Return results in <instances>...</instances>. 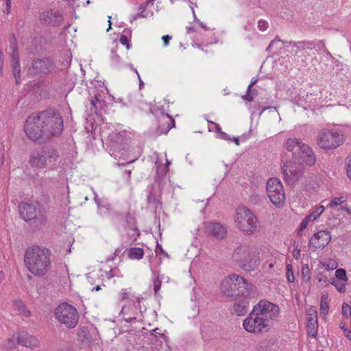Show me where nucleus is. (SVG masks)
Wrapping results in <instances>:
<instances>
[{"instance_id": "nucleus-46", "label": "nucleus", "mask_w": 351, "mask_h": 351, "mask_svg": "<svg viewBox=\"0 0 351 351\" xmlns=\"http://www.w3.org/2000/svg\"><path fill=\"white\" fill-rule=\"evenodd\" d=\"M308 223L306 222V221L302 220V222L300 224V227L298 230V234L299 235H301V232L306 228Z\"/></svg>"}, {"instance_id": "nucleus-48", "label": "nucleus", "mask_w": 351, "mask_h": 351, "mask_svg": "<svg viewBox=\"0 0 351 351\" xmlns=\"http://www.w3.org/2000/svg\"><path fill=\"white\" fill-rule=\"evenodd\" d=\"M158 252L163 254L165 256L169 257L168 254L163 250L162 246L158 243H157L156 252L158 253Z\"/></svg>"}, {"instance_id": "nucleus-22", "label": "nucleus", "mask_w": 351, "mask_h": 351, "mask_svg": "<svg viewBox=\"0 0 351 351\" xmlns=\"http://www.w3.org/2000/svg\"><path fill=\"white\" fill-rule=\"evenodd\" d=\"M287 43L292 47L291 53L293 56H298L299 51L312 50L316 47L313 40L289 41Z\"/></svg>"}, {"instance_id": "nucleus-42", "label": "nucleus", "mask_w": 351, "mask_h": 351, "mask_svg": "<svg viewBox=\"0 0 351 351\" xmlns=\"http://www.w3.org/2000/svg\"><path fill=\"white\" fill-rule=\"evenodd\" d=\"M269 27V24L266 21L260 20L258 23V27L261 31H265Z\"/></svg>"}, {"instance_id": "nucleus-4", "label": "nucleus", "mask_w": 351, "mask_h": 351, "mask_svg": "<svg viewBox=\"0 0 351 351\" xmlns=\"http://www.w3.org/2000/svg\"><path fill=\"white\" fill-rule=\"evenodd\" d=\"M232 259L245 271L256 270L260 264L259 253L254 246L240 245L232 253Z\"/></svg>"}, {"instance_id": "nucleus-27", "label": "nucleus", "mask_w": 351, "mask_h": 351, "mask_svg": "<svg viewBox=\"0 0 351 351\" xmlns=\"http://www.w3.org/2000/svg\"><path fill=\"white\" fill-rule=\"evenodd\" d=\"M162 121L166 124V127L165 128H160V126L158 127L160 134H167L170 129L175 125V121L169 114H166V116L163 114Z\"/></svg>"}, {"instance_id": "nucleus-12", "label": "nucleus", "mask_w": 351, "mask_h": 351, "mask_svg": "<svg viewBox=\"0 0 351 351\" xmlns=\"http://www.w3.org/2000/svg\"><path fill=\"white\" fill-rule=\"evenodd\" d=\"M10 66L16 84L21 83V64L18 44L15 36L12 34L9 38Z\"/></svg>"}, {"instance_id": "nucleus-17", "label": "nucleus", "mask_w": 351, "mask_h": 351, "mask_svg": "<svg viewBox=\"0 0 351 351\" xmlns=\"http://www.w3.org/2000/svg\"><path fill=\"white\" fill-rule=\"evenodd\" d=\"M40 20L43 23L51 26H60L62 25L64 18L58 11L49 9L43 11L40 14Z\"/></svg>"}, {"instance_id": "nucleus-43", "label": "nucleus", "mask_w": 351, "mask_h": 351, "mask_svg": "<svg viewBox=\"0 0 351 351\" xmlns=\"http://www.w3.org/2000/svg\"><path fill=\"white\" fill-rule=\"evenodd\" d=\"M112 53V59L113 61H114L116 63H119L121 62V58L120 56L116 53L115 49L111 50Z\"/></svg>"}, {"instance_id": "nucleus-45", "label": "nucleus", "mask_w": 351, "mask_h": 351, "mask_svg": "<svg viewBox=\"0 0 351 351\" xmlns=\"http://www.w3.org/2000/svg\"><path fill=\"white\" fill-rule=\"evenodd\" d=\"M316 46H317L319 49L324 50V51L326 52L327 54H330L329 51H328L327 49L326 48L324 42L323 40H319L317 44H316Z\"/></svg>"}, {"instance_id": "nucleus-63", "label": "nucleus", "mask_w": 351, "mask_h": 351, "mask_svg": "<svg viewBox=\"0 0 351 351\" xmlns=\"http://www.w3.org/2000/svg\"><path fill=\"white\" fill-rule=\"evenodd\" d=\"M126 219L128 223H130V220H133V218L132 217L130 213H128V214L126 215Z\"/></svg>"}, {"instance_id": "nucleus-31", "label": "nucleus", "mask_w": 351, "mask_h": 351, "mask_svg": "<svg viewBox=\"0 0 351 351\" xmlns=\"http://www.w3.org/2000/svg\"><path fill=\"white\" fill-rule=\"evenodd\" d=\"M302 276L305 282H309L311 279V272L308 265L307 264L304 265L302 268Z\"/></svg>"}, {"instance_id": "nucleus-64", "label": "nucleus", "mask_w": 351, "mask_h": 351, "mask_svg": "<svg viewBox=\"0 0 351 351\" xmlns=\"http://www.w3.org/2000/svg\"><path fill=\"white\" fill-rule=\"evenodd\" d=\"M232 141H233L237 145H240V141H239V138L234 137L233 139H232Z\"/></svg>"}, {"instance_id": "nucleus-6", "label": "nucleus", "mask_w": 351, "mask_h": 351, "mask_svg": "<svg viewBox=\"0 0 351 351\" xmlns=\"http://www.w3.org/2000/svg\"><path fill=\"white\" fill-rule=\"evenodd\" d=\"M59 154L56 149L50 146H44L34 149L30 153L29 163L32 167L43 169L49 163L57 161Z\"/></svg>"}, {"instance_id": "nucleus-54", "label": "nucleus", "mask_w": 351, "mask_h": 351, "mask_svg": "<svg viewBox=\"0 0 351 351\" xmlns=\"http://www.w3.org/2000/svg\"><path fill=\"white\" fill-rule=\"evenodd\" d=\"M134 72L136 73V75H138V80H139V88L140 89H141L144 85V83L141 80V77H140V75L137 71V70L136 69H134Z\"/></svg>"}, {"instance_id": "nucleus-18", "label": "nucleus", "mask_w": 351, "mask_h": 351, "mask_svg": "<svg viewBox=\"0 0 351 351\" xmlns=\"http://www.w3.org/2000/svg\"><path fill=\"white\" fill-rule=\"evenodd\" d=\"M331 239L330 234L328 231L322 230L315 233L310 239L309 245L315 251L318 248H324L330 242Z\"/></svg>"}, {"instance_id": "nucleus-9", "label": "nucleus", "mask_w": 351, "mask_h": 351, "mask_svg": "<svg viewBox=\"0 0 351 351\" xmlns=\"http://www.w3.org/2000/svg\"><path fill=\"white\" fill-rule=\"evenodd\" d=\"M56 69L54 61L50 58H34L32 60L29 73L35 77L43 78Z\"/></svg>"}, {"instance_id": "nucleus-19", "label": "nucleus", "mask_w": 351, "mask_h": 351, "mask_svg": "<svg viewBox=\"0 0 351 351\" xmlns=\"http://www.w3.org/2000/svg\"><path fill=\"white\" fill-rule=\"evenodd\" d=\"M236 278H233V274L226 277L221 283V291L223 295L229 298L237 297Z\"/></svg>"}, {"instance_id": "nucleus-36", "label": "nucleus", "mask_w": 351, "mask_h": 351, "mask_svg": "<svg viewBox=\"0 0 351 351\" xmlns=\"http://www.w3.org/2000/svg\"><path fill=\"white\" fill-rule=\"evenodd\" d=\"M325 208L324 206H319V207L314 209L311 215H313V219L315 220L324 212Z\"/></svg>"}, {"instance_id": "nucleus-16", "label": "nucleus", "mask_w": 351, "mask_h": 351, "mask_svg": "<svg viewBox=\"0 0 351 351\" xmlns=\"http://www.w3.org/2000/svg\"><path fill=\"white\" fill-rule=\"evenodd\" d=\"M233 278H236L237 297L242 295L243 298H248L254 295V287L252 284L248 283L243 277L237 274H233Z\"/></svg>"}, {"instance_id": "nucleus-29", "label": "nucleus", "mask_w": 351, "mask_h": 351, "mask_svg": "<svg viewBox=\"0 0 351 351\" xmlns=\"http://www.w3.org/2000/svg\"><path fill=\"white\" fill-rule=\"evenodd\" d=\"M328 296L323 295L320 302V315L324 317L328 314Z\"/></svg>"}, {"instance_id": "nucleus-13", "label": "nucleus", "mask_w": 351, "mask_h": 351, "mask_svg": "<svg viewBox=\"0 0 351 351\" xmlns=\"http://www.w3.org/2000/svg\"><path fill=\"white\" fill-rule=\"evenodd\" d=\"M282 169L285 182L289 185H294L302 178L304 169L303 166L292 160L289 163L284 164Z\"/></svg>"}, {"instance_id": "nucleus-39", "label": "nucleus", "mask_w": 351, "mask_h": 351, "mask_svg": "<svg viewBox=\"0 0 351 351\" xmlns=\"http://www.w3.org/2000/svg\"><path fill=\"white\" fill-rule=\"evenodd\" d=\"M161 280L158 277L156 278L154 280V293L155 295L157 294L158 291L160 290L161 287Z\"/></svg>"}, {"instance_id": "nucleus-53", "label": "nucleus", "mask_w": 351, "mask_h": 351, "mask_svg": "<svg viewBox=\"0 0 351 351\" xmlns=\"http://www.w3.org/2000/svg\"><path fill=\"white\" fill-rule=\"evenodd\" d=\"M210 123L215 126V132H217L219 134L222 132L221 131V127L219 126V124H217V123H216L215 122H213V121H210Z\"/></svg>"}, {"instance_id": "nucleus-55", "label": "nucleus", "mask_w": 351, "mask_h": 351, "mask_svg": "<svg viewBox=\"0 0 351 351\" xmlns=\"http://www.w3.org/2000/svg\"><path fill=\"white\" fill-rule=\"evenodd\" d=\"M144 12H145L140 11V12H139V13H138L137 14H136V15L134 16V19H138V17H143V18L147 17V14H145Z\"/></svg>"}, {"instance_id": "nucleus-14", "label": "nucleus", "mask_w": 351, "mask_h": 351, "mask_svg": "<svg viewBox=\"0 0 351 351\" xmlns=\"http://www.w3.org/2000/svg\"><path fill=\"white\" fill-rule=\"evenodd\" d=\"M292 160L293 162H297L302 166L304 165L313 166L316 162V156L311 147L308 145L303 143L294 152Z\"/></svg>"}, {"instance_id": "nucleus-61", "label": "nucleus", "mask_w": 351, "mask_h": 351, "mask_svg": "<svg viewBox=\"0 0 351 351\" xmlns=\"http://www.w3.org/2000/svg\"><path fill=\"white\" fill-rule=\"evenodd\" d=\"M198 23L199 24V25L204 29V30H208L209 28L206 25H204L202 22L198 21H197Z\"/></svg>"}, {"instance_id": "nucleus-5", "label": "nucleus", "mask_w": 351, "mask_h": 351, "mask_svg": "<svg viewBox=\"0 0 351 351\" xmlns=\"http://www.w3.org/2000/svg\"><path fill=\"white\" fill-rule=\"evenodd\" d=\"M19 211L21 217L33 228H40L47 222L46 210L38 203L21 202Z\"/></svg>"}, {"instance_id": "nucleus-35", "label": "nucleus", "mask_w": 351, "mask_h": 351, "mask_svg": "<svg viewBox=\"0 0 351 351\" xmlns=\"http://www.w3.org/2000/svg\"><path fill=\"white\" fill-rule=\"evenodd\" d=\"M346 169L347 171V176L351 180V155L346 158Z\"/></svg>"}, {"instance_id": "nucleus-26", "label": "nucleus", "mask_w": 351, "mask_h": 351, "mask_svg": "<svg viewBox=\"0 0 351 351\" xmlns=\"http://www.w3.org/2000/svg\"><path fill=\"white\" fill-rule=\"evenodd\" d=\"M302 143L300 139L295 138H289L287 140L285 147L288 152L292 153V157L293 156L294 152L297 150V148L302 145Z\"/></svg>"}, {"instance_id": "nucleus-8", "label": "nucleus", "mask_w": 351, "mask_h": 351, "mask_svg": "<svg viewBox=\"0 0 351 351\" xmlns=\"http://www.w3.org/2000/svg\"><path fill=\"white\" fill-rule=\"evenodd\" d=\"M56 317L69 328H73L78 322L79 315L73 306L67 303L60 304L55 309Z\"/></svg>"}, {"instance_id": "nucleus-59", "label": "nucleus", "mask_w": 351, "mask_h": 351, "mask_svg": "<svg viewBox=\"0 0 351 351\" xmlns=\"http://www.w3.org/2000/svg\"><path fill=\"white\" fill-rule=\"evenodd\" d=\"M106 276L108 279H110L114 276L112 269H110L109 271L106 272Z\"/></svg>"}, {"instance_id": "nucleus-41", "label": "nucleus", "mask_w": 351, "mask_h": 351, "mask_svg": "<svg viewBox=\"0 0 351 351\" xmlns=\"http://www.w3.org/2000/svg\"><path fill=\"white\" fill-rule=\"evenodd\" d=\"M343 197L333 198L330 203V206L334 207V206L341 204L343 202Z\"/></svg>"}, {"instance_id": "nucleus-11", "label": "nucleus", "mask_w": 351, "mask_h": 351, "mask_svg": "<svg viewBox=\"0 0 351 351\" xmlns=\"http://www.w3.org/2000/svg\"><path fill=\"white\" fill-rule=\"evenodd\" d=\"M267 193L271 202L276 206L282 205L285 194L282 184L277 178H269L267 182Z\"/></svg>"}, {"instance_id": "nucleus-3", "label": "nucleus", "mask_w": 351, "mask_h": 351, "mask_svg": "<svg viewBox=\"0 0 351 351\" xmlns=\"http://www.w3.org/2000/svg\"><path fill=\"white\" fill-rule=\"evenodd\" d=\"M50 250L38 246L29 248L24 256V261L27 269L33 274L43 276L51 264Z\"/></svg>"}, {"instance_id": "nucleus-33", "label": "nucleus", "mask_w": 351, "mask_h": 351, "mask_svg": "<svg viewBox=\"0 0 351 351\" xmlns=\"http://www.w3.org/2000/svg\"><path fill=\"white\" fill-rule=\"evenodd\" d=\"M332 285H335L337 289L341 292L344 293L346 291V284L343 281H339L334 280L332 282Z\"/></svg>"}, {"instance_id": "nucleus-47", "label": "nucleus", "mask_w": 351, "mask_h": 351, "mask_svg": "<svg viewBox=\"0 0 351 351\" xmlns=\"http://www.w3.org/2000/svg\"><path fill=\"white\" fill-rule=\"evenodd\" d=\"M159 328H156L154 330H152V332L151 333L152 335H154L155 337H160L162 338L165 337V335L163 333H160Z\"/></svg>"}, {"instance_id": "nucleus-38", "label": "nucleus", "mask_w": 351, "mask_h": 351, "mask_svg": "<svg viewBox=\"0 0 351 351\" xmlns=\"http://www.w3.org/2000/svg\"><path fill=\"white\" fill-rule=\"evenodd\" d=\"M119 41L120 43L123 45H125L126 46V48L128 49H130L131 47V45L130 44V42H129V40H128V38L127 36L125 35H121L120 38H119Z\"/></svg>"}, {"instance_id": "nucleus-60", "label": "nucleus", "mask_w": 351, "mask_h": 351, "mask_svg": "<svg viewBox=\"0 0 351 351\" xmlns=\"http://www.w3.org/2000/svg\"><path fill=\"white\" fill-rule=\"evenodd\" d=\"M147 4H145V3H142L140 7H139V10L140 11H143V12H145L146 8H147Z\"/></svg>"}, {"instance_id": "nucleus-56", "label": "nucleus", "mask_w": 351, "mask_h": 351, "mask_svg": "<svg viewBox=\"0 0 351 351\" xmlns=\"http://www.w3.org/2000/svg\"><path fill=\"white\" fill-rule=\"evenodd\" d=\"M300 250H295L293 252V256L296 259H298L300 256Z\"/></svg>"}, {"instance_id": "nucleus-32", "label": "nucleus", "mask_w": 351, "mask_h": 351, "mask_svg": "<svg viewBox=\"0 0 351 351\" xmlns=\"http://www.w3.org/2000/svg\"><path fill=\"white\" fill-rule=\"evenodd\" d=\"M335 276L341 281L346 282L348 280L346 270L343 269H337L335 271Z\"/></svg>"}, {"instance_id": "nucleus-30", "label": "nucleus", "mask_w": 351, "mask_h": 351, "mask_svg": "<svg viewBox=\"0 0 351 351\" xmlns=\"http://www.w3.org/2000/svg\"><path fill=\"white\" fill-rule=\"evenodd\" d=\"M14 304H16L17 307V310L19 312V313L25 315V316H29L30 312L29 310L27 309L25 305L23 304L22 300L21 299H17L14 301Z\"/></svg>"}, {"instance_id": "nucleus-50", "label": "nucleus", "mask_w": 351, "mask_h": 351, "mask_svg": "<svg viewBox=\"0 0 351 351\" xmlns=\"http://www.w3.org/2000/svg\"><path fill=\"white\" fill-rule=\"evenodd\" d=\"M163 43L165 46L169 45V40L171 39V36L169 35H165L162 37Z\"/></svg>"}, {"instance_id": "nucleus-51", "label": "nucleus", "mask_w": 351, "mask_h": 351, "mask_svg": "<svg viewBox=\"0 0 351 351\" xmlns=\"http://www.w3.org/2000/svg\"><path fill=\"white\" fill-rule=\"evenodd\" d=\"M97 103H101V101L99 99V98L97 97V96H95L93 99H92L91 100V104L93 106L95 107V110H97Z\"/></svg>"}, {"instance_id": "nucleus-57", "label": "nucleus", "mask_w": 351, "mask_h": 351, "mask_svg": "<svg viewBox=\"0 0 351 351\" xmlns=\"http://www.w3.org/2000/svg\"><path fill=\"white\" fill-rule=\"evenodd\" d=\"M121 300H125L128 298V292L125 289H122L121 293Z\"/></svg>"}, {"instance_id": "nucleus-15", "label": "nucleus", "mask_w": 351, "mask_h": 351, "mask_svg": "<svg viewBox=\"0 0 351 351\" xmlns=\"http://www.w3.org/2000/svg\"><path fill=\"white\" fill-rule=\"evenodd\" d=\"M123 140L121 135L115 132L110 133L108 136L106 145L109 153L115 158L117 157L121 158L124 154Z\"/></svg>"}, {"instance_id": "nucleus-25", "label": "nucleus", "mask_w": 351, "mask_h": 351, "mask_svg": "<svg viewBox=\"0 0 351 351\" xmlns=\"http://www.w3.org/2000/svg\"><path fill=\"white\" fill-rule=\"evenodd\" d=\"M147 204L154 207L156 210L161 208L162 202L160 200V196L158 195L154 188H152L147 195Z\"/></svg>"}, {"instance_id": "nucleus-52", "label": "nucleus", "mask_w": 351, "mask_h": 351, "mask_svg": "<svg viewBox=\"0 0 351 351\" xmlns=\"http://www.w3.org/2000/svg\"><path fill=\"white\" fill-rule=\"evenodd\" d=\"M219 137L221 138V139H223V140H226V141H232V139L229 137L228 134H226V132H221L219 134Z\"/></svg>"}, {"instance_id": "nucleus-23", "label": "nucleus", "mask_w": 351, "mask_h": 351, "mask_svg": "<svg viewBox=\"0 0 351 351\" xmlns=\"http://www.w3.org/2000/svg\"><path fill=\"white\" fill-rule=\"evenodd\" d=\"M206 231L208 234L212 235L218 239H222L224 238L227 233L226 228L217 222L209 223L206 226Z\"/></svg>"}, {"instance_id": "nucleus-58", "label": "nucleus", "mask_w": 351, "mask_h": 351, "mask_svg": "<svg viewBox=\"0 0 351 351\" xmlns=\"http://www.w3.org/2000/svg\"><path fill=\"white\" fill-rule=\"evenodd\" d=\"M303 220L306 221V222L308 223L309 221H313L315 220V219H313V215L310 214L307 215Z\"/></svg>"}, {"instance_id": "nucleus-37", "label": "nucleus", "mask_w": 351, "mask_h": 351, "mask_svg": "<svg viewBox=\"0 0 351 351\" xmlns=\"http://www.w3.org/2000/svg\"><path fill=\"white\" fill-rule=\"evenodd\" d=\"M342 315L346 317L351 315V306L346 303L342 305Z\"/></svg>"}, {"instance_id": "nucleus-40", "label": "nucleus", "mask_w": 351, "mask_h": 351, "mask_svg": "<svg viewBox=\"0 0 351 351\" xmlns=\"http://www.w3.org/2000/svg\"><path fill=\"white\" fill-rule=\"evenodd\" d=\"M254 91H255V90H249L247 88V93L244 96H243V99L250 102L252 101L254 99V97L252 95Z\"/></svg>"}, {"instance_id": "nucleus-20", "label": "nucleus", "mask_w": 351, "mask_h": 351, "mask_svg": "<svg viewBox=\"0 0 351 351\" xmlns=\"http://www.w3.org/2000/svg\"><path fill=\"white\" fill-rule=\"evenodd\" d=\"M12 339L16 340L19 344H21L22 346L29 348H33L37 346L38 343V339L26 331H21L14 335Z\"/></svg>"}, {"instance_id": "nucleus-1", "label": "nucleus", "mask_w": 351, "mask_h": 351, "mask_svg": "<svg viewBox=\"0 0 351 351\" xmlns=\"http://www.w3.org/2000/svg\"><path fill=\"white\" fill-rule=\"evenodd\" d=\"M63 128L60 112L56 108H48L37 114L30 115L26 119L24 131L30 140L43 144L51 136H60Z\"/></svg>"}, {"instance_id": "nucleus-2", "label": "nucleus", "mask_w": 351, "mask_h": 351, "mask_svg": "<svg viewBox=\"0 0 351 351\" xmlns=\"http://www.w3.org/2000/svg\"><path fill=\"white\" fill-rule=\"evenodd\" d=\"M279 307L265 300L255 305L243 326L250 332L261 333L267 331L272 322L279 314Z\"/></svg>"}, {"instance_id": "nucleus-24", "label": "nucleus", "mask_w": 351, "mask_h": 351, "mask_svg": "<svg viewBox=\"0 0 351 351\" xmlns=\"http://www.w3.org/2000/svg\"><path fill=\"white\" fill-rule=\"evenodd\" d=\"M249 307V299L242 298L239 302H235L232 311L234 314L238 316H242L245 315L248 311Z\"/></svg>"}, {"instance_id": "nucleus-34", "label": "nucleus", "mask_w": 351, "mask_h": 351, "mask_svg": "<svg viewBox=\"0 0 351 351\" xmlns=\"http://www.w3.org/2000/svg\"><path fill=\"white\" fill-rule=\"evenodd\" d=\"M287 270V278L289 282H293L294 281V276L293 271L292 269V265L291 264H287L286 266Z\"/></svg>"}, {"instance_id": "nucleus-49", "label": "nucleus", "mask_w": 351, "mask_h": 351, "mask_svg": "<svg viewBox=\"0 0 351 351\" xmlns=\"http://www.w3.org/2000/svg\"><path fill=\"white\" fill-rule=\"evenodd\" d=\"M276 41H281L278 36H276L273 40L271 41V43H269V46L267 47L266 50L267 51H270L271 50V47L272 46L274 45V44L276 42Z\"/></svg>"}, {"instance_id": "nucleus-10", "label": "nucleus", "mask_w": 351, "mask_h": 351, "mask_svg": "<svg viewBox=\"0 0 351 351\" xmlns=\"http://www.w3.org/2000/svg\"><path fill=\"white\" fill-rule=\"evenodd\" d=\"M237 213L238 228L248 234H253L257 228V219L254 214L246 206L239 207Z\"/></svg>"}, {"instance_id": "nucleus-7", "label": "nucleus", "mask_w": 351, "mask_h": 351, "mask_svg": "<svg viewBox=\"0 0 351 351\" xmlns=\"http://www.w3.org/2000/svg\"><path fill=\"white\" fill-rule=\"evenodd\" d=\"M343 135L338 130H322L317 136L318 146L324 150L334 149L343 143Z\"/></svg>"}, {"instance_id": "nucleus-44", "label": "nucleus", "mask_w": 351, "mask_h": 351, "mask_svg": "<svg viewBox=\"0 0 351 351\" xmlns=\"http://www.w3.org/2000/svg\"><path fill=\"white\" fill-rule=\"evenodd\" d=\"M340 328L344 332L346 337L351 341V330L347 328L345 325L341 326Z\"/></svg>"}, {"instance_id": "nucleus-21", "label": "nucleus", "mask_w": 351, "mask_h": 351, "mask_svg": "<svg viewBox=\"0 0 351 351\" xmlns=\"http://www.w3.org/2000/svg\"><path fill=\"white\" fill-rule=\"evenodd\" d=\"M307 327L308 332L312 337L317 336L318 323H317V313L315 307L311 306L307 310Z\"/></svg>"}, {"instance_id": "nucleus-62", "label": "nucleus", "mask_w": 351, "mask_h": 351, "mask_svg": "<svg viewBox=\"0 0 351 351\" xmlns=\"http://www.w3.org/2000/svg\"><path fill=\"white\" fill-rule=\"evenodd\" d=\"M257 82V80H254L248 86V88L249 90H251L252 89V87Z\"/></svg>"}, {"instance_id": "nucleus-28", "label": "nucleus", "mask_w": 351, "mask_h": 351, "mask_svg": "<svg viewBox=\"0 0 351 351\" xmlns=\"http://www.w3.org/2000/svg\"><path fill=\"white\" fill-rule=\"evenodd\" d=\"M144 250L141 247H131L128 252V256L131 259L140 260L143 257Z\"/></svg>"}]
</instances>
